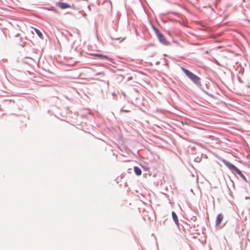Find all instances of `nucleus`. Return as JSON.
<instances>
[{
	"instance_id": "1",
	"label": "nucleus",
	"mask_w": 250,
	"mask_h": 250,
	"mask_svg": "<svg viewBox=\"0 0 250 250\" xmlns=\"http://www.w3.org/2000/svg\"><path fill=\"white\" fill-rule=\"evenodd\" d=\"M182 69L185 74L194 83L196 84L200 83V79L199 77L185 68H182Z\"/></svg>"
},
{
	"instance_id": "2",
	"label": "nucleus",
	"mask_w": 250,
	"mask_h": 250,
	"mask_svg": "<svg viewBox=\"0 0 250 250\" xmlns=\"http://www.w3.org/2000/svg\"><path fill=\"white\" fill-rule=\"evenodd\" d=\"M224 164L232 171L235 172L237 173L239 175H240L244 180L246 181V178L245 176L242 173L241 171L238 169L235 166L231 164L230 163L227 161H223Z\"/></svg>"
},
{
	"instance_id": "9",
	"label": "nucleus",
	"mask_w": 250,
	"mask_h": 250,
	"mask_svg": "<svg viewBox=\"0 0 250 250\" xmlns=\"http://www.w3.org/2000/svg\"><path fill=\"white\" fill-rule=\"evenodd\" d=\"M34 30L35 31V32L36 33V34L38 35V36L41 38V39H42L43 38V35L42 34V33H41V32L38 30V29H36V28H34Z\"/></svg>"
},
{
	"instance_id": "5",
	"label": "nucleus",
	"mask_w": 250,
	"mask_h": 250,
	"mask_svg": "<svg viewBox=\"0 0 250 250\" xmlns=\"http://www.w3.org/2000/svg\"><path fill=\"white\" fill-rule=\"evenodd\" d=\"M223 219V216L222 214L217 215L216 219V225L218 226L220 224Z\"/></svg>"
},
{
	"instance_id": "4",
	"label": "nucleus",
	"mask_w": 250,
	"mask_h": 250,
	"mask_svg": "<svg viewBox=\"0 0 250 250\" xmlns=\"http://www.w3.org/2000/svg\"><path fill=\"white\" fill-rule=\"evenodd\" d=\"M57 5L62 9L70 8V7H71L69 4L64 3V2H58L57 3Z\"/></svg>"
},
{
	"instance_id": "10",
	"label": "nucleus",
	"mask_w": 250,
	"mask_h": 250,
	"mask_svg": "<svg viewBox=\"0 0 250 250\" xmlns=\"http://www.w3.org/2000/svg\"><path fill=\"white\" fill-rule=\"evenodd\" d=\"M76 63H77V62H75V63L73 64V65H72V66H74Z\"/></svg>"
},
{
	"instance_id": "8",
	"label": "nucleus",
	"mask_w": 250,
	"mask_h": 250,
	"mask_svg": "<svg viewBox=\"0 0 250 250\" xmlns=\"http://www.w3.org/2000/svg\"><path fill=\"white\" fill-rule=\"evenodd\" d=\"M134 172L135 173V174L137 175H141L142 174V170L141 169L137 167H134Z\"/></svg>"
},
{
	"instance_id": "6",
	"label": "nucleus",
	"mask_w": 250,
	"mask_h": 250,
	"mask_svg": "<svg viewBox=\"0 0 250 250\" xmlns=\"http://www.w3.org/2000/svg\"><path fill=\"white\" fill-rule=\"evenodd\" d=\"M93 56H95V57H97L100 58V59H107V60H109L110 61H112V60H113L112 59L109 58L107 56L103 55H102V54H93Z\"/></svg>"
},
{
	"instance_id": "3",
	"label": "nucleus",
	"mask_w": 250,
	"mask_h": 250,
	"mask_svg": "<svg viewBox=\"0 0 250 250\" xmlns=\"http://www.w3.org/2000/svg\"><path fill=\"white\" fill-rule=\"evenodd\" d=\"M157 36H158L159 41L162 43H163L165 45H168L169 44V42L167 41L165 36L163 34H162L160 33H158Z\"/></svg>"
},
{
	"instance_id": "7",
	"label": "nucleus",
	"mask_w": 250,
	"mask_h": 250,
	"mask_svg": "<svg viewBox=\"0 0 250 250\" xmlns=\"http://www.w3.org/2000/svg\"><path fill=\"white\" fill-rule=\"evenodd\" d=\"M172 218H173L174 222L175 223V224H176V225L177 226H179V223L178 217H177V215L176 214V213H175V212H174V211L172 212Z\"/></svg>"
}]
</instances>
